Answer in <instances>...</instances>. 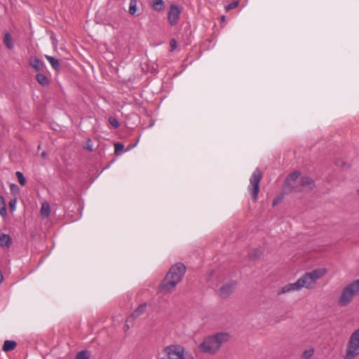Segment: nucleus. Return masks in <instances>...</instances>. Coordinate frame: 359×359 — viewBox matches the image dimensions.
<instances>
[{
	"label": "nucleus",
	"instance_id": "14",
	"mask_svg": "<svg viewBox=\"0 0 359 359\" xmlns=\"http://www.w3.org/2000/svg\"><path fill=\"white\" fill-rule=\"evenodd\" d=\"M29 65L32 68H34L37 72L43 70L44 67L43 63L36 57H32L30 58Z\"/></svg>",
	"mask_w": 359,
	"mask_h": 359
},
{
	"label": "nucleus",
	"instance_id": "28",
	"mask_svg": "<svg viewBox=\"0 0 359 359\" xmlns=\"http://www.w3.org/2000/svg\"><path fill=\"white\" fill-rule=\"evenodd\" d=\"M16 204H17V200L16 198H13L9 201V208L11 212H13L16 210Z\"/></svg>",
	"mask_w": 359,
	"mask_h": 359
},
{
	"label": "nucleus",
	"instance_id": "11",
	"mask_svg": "<svg viewBox=\"0 0 359 359\" xmlns=\"http://www.w3.org/2000/svg\"><path fill=\"white\" fill-rule=\"evenodd\" d=\"M300 290L297 280L293 283H287L281 287L277 292L278 295Z\"/></svg>",
	"mask_w": 359,
	"mask_h": 359
},
{
	"label": "nucleus",
	"instance_id": "20",
	"mask_svg": "<svg viewBox=\"0 0 359 359\" xmlns=\"http://www.w3.org/2000/svg\"><path fill=\"white\" fill-rule=\"evenodd\" d=\"M36 79L37 81L41 85V86H47L49 83V80L46 77V75L41 73H38L36 76Z\"/></svg>",
	"mask_w": 359,
	"mask_h": 359
},
{
	"label": "nucleus",
	"instance_id": "29",
	"mask_svg": "<svg viewBox=\"0 0 359 359\" xmlns=\"http://www.w3.org/2000/svg\"><path fill=\"white\" fill-rule=\"evenodd\" d=\"M109 122L114 128H118L119 126L118 121H117V119L116 118H114L113 116H110L109 118Z\"/></svg>",
	"mask_w": 359,
	"mask_h": 359
},
{
	"label": "nucleus",
	"instance_id": "8",
	"mask_svg": "<svg viewBox=\"0 0 359 359\" xmlns=\"http://www.w3.org/2000/svg\"><path fill=\"white\" fill-rule=\"evenodd\" d=\"M300 177V173L298 171H294L289 175L285 182L284 191L285 193H290L292 190L299 191Z\"/></svg>",
	"mask_w": 359,
	"mask_h": 359
},
{
	"label": "nucleus",
	"instance_id": "5",
	"mask_svg": "<svg viewBox=\"0 0 359 359\" xmlns=\"http://www.w3.org/2000/svg\"><path fill=\"white\" fill-rule=\"evenodd\" d=\"M163 353L168 359H194L191 353L185 352L182 346L172 344L164 347Z\"/></svg>",
	"mask_w": 359,
	"mask_h": 359
},
{
	"label": "nucleus",
	"instance_id": "25",
	"mask_svg": "<svg viewBox=\"0 0 359 359\" xmlns=\"http://www.w3.org/2000/svg\"><path fill=\"white\" fill-rule=\"evenodd\" d=\"M314 354V350L313 348H310L309 350H306L302 353V358L304 359H310Z\"/></svg>",
	"mask_w": 359,
	"mask_h": 359
},
{
	"label": "nucleus",
	"instance_id": "1",
	"mask_svg": "<svg viewBox=\"0 0 359 359\" xmlns=\"http://www.w3.org/2000/svg\"><path fill=\"white\" fill-rule=\"evenodd\" d=\"M186 267L182 263L172 265L167 273L165 278L158 287V292L166 294L173 292L177 285L182 280Z\"/></svg>",
	"mask_w": 359,
	"mask_h": 359
},
{
	"label": "nucleus",
	"instance_id": "31",
	"mask_svg": "<svg viewBox=\"0 0 359 359\" xmlns=\"http://www.w3.org/2000/svg\"><path fill=\"white\" fill-rule=\"evenodd\" d=\"M170 51H173L177 46V41L174 39H171L170 41Z\"/></svg>",
	"mask_w": 359,
	"mask_h": 359
},
{
	"label": "nucleus",
	"instance_id": "16",
	"mask_svg": "<svg viewBox=\"0 0 359 359\" xmlns=\"http://www.w3.org/2000/svg\"><path fill=\"white\" fill-rule=\"evenodd\" d=\"M11 238L9 235L1 233L0 235V246L2 248H9L11 245Z\"/></svg>",
	"mask_w": 359,
	"mask_h": 359
},
{
	"label": "nucleus",
	"instance_id": "21",
	"mask_svg": "<svg viewBox=\"0 0 359 359\" xmlns=\"http://www.w3.org/2000/svg\"><path fill=\"white\" fill-rule=\"evenodd\" d=\"M4 42L8 49L11 50L13 48L12 37L8 32L4 34Z\"/></svg>",
	"mask_w": 359,
	"mask_h": 359
},
{
	"label": "nucleus",
	"instance_id": "17",
	"mask_svg": "<svg viewBox=\"0 0 359 359\" xmlns=\"http://www.w3.org/2000/svg\"><path fill=\"white\" fill-rule=\"evenodd\" d=\"M41 215L43 217H48L50 213V207L48 203L45 202L42 203L41 208L40 210Z\"/></svg>",
	"mask_w": 359,
	"mask_h": 359
},
{
	"label": "nucleus",
	"instance_id": "10",
	"mask_svg": "<svg viewBox=\"0 0 359 359\" xmlns=\"http://www.w3.org/2000/svg\"><path fill=\"white\" fill-rule=\"evenodd\" d=\"M180 11L176 5H171L169 8L168 20L170 25H175L179 20Z\"/></svg>",
	"mask_w": 359,
	"mask_h": 359
},
{
	"label": "nucleus",
	"instance_id": "34",
	"mask_svg": "<svg viewBox=\"0 0 359 359\" xmlns=\"http://www.w3.org/2000/svg\"><path fill=\"white\" fill-rule=\"evenodd\" d=\"M3 280V276L1 274V272L0 271V283L2 282Z\"/></svg>",
	"mask_w": 359,
	"mask_h": 359
},
{
	"label": "nucleus",
	"instance_id": "6",
	"mask_svg": "<svg viewBox=\"0 0 359 359\" xmlns=\"http://www.w3.org/2000/svg\"><path fill=\"white\" fill-rule=\"evenodd\" d=\"M359 355V328L351 335L346 349L345 359H354Z\"/></svg>",
	"mask_w": 359,
	"mask_h": 359
},
{
	"label": "nucleus",
	"instance_id": "3",
	"mask_svg": "<svg viewBox=\"0 0 359 359\" xmlns=\"http://www.w3.org/2000/svg\"><path fill=\"white\" fill-rule=\"evenodd\" d=\"M326 273L327 270L324 268L316 269L310 272L305 273L297 280L299 289L314 288L317 280L323 277Z\"/></svg>",
	"mask_w": 359,
	"mask_h": 359
},
{
	"label": "nucleus",
	"instance_id": "15",
	"mask_svg": "<svg viewBox=\"0 0 359 359\" xmlns=\"http://www.w3.org/2000/svg\"><path fill=\"white\" fill-rule=\"evenodd\" d=\"M151 6L155 11L161 12L165 8V2L163 0H151Z\"/></svg>",
	"mask_w": 359,
	"mask_h": 359
},
{
	"label": "nucleus",
	"instance_id": "36",
	"mask_svg": "<svg viewBox=\"0 0 359 359\" xmlns=\"http://www.w3.org/2000/svg\"><path fill=\"white\" fill-rule=\"evenodd\" d=\"M277 203V201H273V205H275Z\"/></svg>",
	"mask_w": 359,
	"mask_h": 359
},
{
	"label": "nucleus",
	"instance_id": "7",
	"mask_svg": "<svg viewBox=\"0 0 359 359\" xmlns=\"http://www.w3.org/2000/svg\"><path fill=\"white\" fill-rule=\"evenodd\" d=\"M262 178V173L259 169H256L250 179L248 189L252 195L254 201H257L259 191V182Z\"/></svg>",
	"mask_w": 359,
	"mask_h": 359
},
{
	"label": "nucleus",
	"instance_id": "27",
	"mask_svg": "<svg viewBox=\"0 0 359 359\" xmlns=\"http://www.w3.org/2000/svg\"><path fill=\"white\" fill-rule=\"evenodd\" d=\"M89 358V353L88 351H80L76 354L75 359H88Z\"/></svg>",
	"mask_w": 359,
	"mask_h": 359
},
{
	"label": "nucleus",
	"instance_id": "32",
	"mask_svg": "<svg viewBox=\"0 0 359 359\" xmlns=\"http://www.w3.org/2000/svg\"><path fill=\"white\" fill-rule=\"evenodd\" d=\"M86 149H88V151L93 150V144L90 140H88Z\"/></svg>",
	"mask_w": 359,
	"mask_h": 359
},
{
	"label": "nucleus",
	"instance_id": "22",
	"mask_svg": "<svg viewBox=\"0 0 359 359\" xmlns=\"http://www.w3.org/2000/svg\"><path fill=\"white\" fill-rule=\"evenodd\" d=\"M0 215L2 217L6 216V207L4 198L0 196Z\"/></svg>",
	"mask_w": 359,
	"mask_h": 359
},
{
	"label": "nucleus",
	"instance_id": "4",
	"mask_svg": "<svg viewBox=\"0 0 359 359\" xmlns=\"http://www.w3.org/2000/svg\"><path fill=\"white\" fill-rule=\"evenodd\" d=\"M358 294L359 279H357L347 284L342 288L339 297V304L341 306H347Z\"/></svg>",
	"mask_w": 359,
	"mask_h": 359
},
{
	"label": "nucleus",
	"instance_id": "26",
	"mask_svg": "<svg viewBox=\"0 0 359 359\" xmlns=\"http://www.w3.org/2000/svg\"><path fill=\"white\" fill-rule=\"evenodd\" d=\"M15 175L18 178V182L21 185L24 186L26 183V179L24 177L23 174L21 172L18 171V172H16Z\"/></svg>",
	"mask_w": 359,
	"mask_h": 359
},
{
	"label": "nucleus",
	"instance_id": "35",
	"mask_svg": "<svg viewBox=\"0 0 359 359\" xmlns=\"http://www.w3.org/2000/svg\"><path fill=\"white\" fill-rule=\"evenodd\" d=\"M42 157L43 158H45L46 157V153L45 152H43L42 154H41Z\"/></svg>",
	"mask_w": 359,
	"mask_h": 359
},
{
	"label": "nucleus",
	"instance_id": "23",
	"mask_svg": "<svg viewBox=\"0 0 359 359\" xmlns=\"http://www.w3.org/2000/svg\"><path fill=\"white\" fill-rule=\"evenodd\" d=\"M128 12L132 15H134L136 13V12H137V1L136 0H130Z\"/></svg>",
	"mask_w": 359,
	"mask_h": 359
},
{
	"label": "nucleus",
	"instance_id": "13",
	"mask_svg": "<svg viewBox=\"0 0 359 359\" xmlns=\"http://www.w3.org/2000/svg\"><path fill=\"white\" fill-rule=\"evenodd\" d=\"M147 304L144 303L140 304L134 311L133 313L128 318L127 321L130 319L134 320L142 316L146 311Z\"/></svg>",
	"mask_w": 359,
	"mask_h": 359
},
{
	"label": "nucleus",
	"instance_id": "33",
	"mask_svg": "<svg viewBox=\"0 0 359 359\" xmlns=\"http://www.w3.org/2000/svg\"><path fill=\"white\" fill-rule=\"evenodd\" d=\"M130 320H133L130 319L128 321L126 320V324L124 325V327H123V330H124L125 332H127L130 329V326L128 325V323Z\"/></svg>",
	"mask_w": 359,
	"mask_h": 359
},
{
	"label": "nucleus",
	"instance_id": "2",
	"mask_svg": "<svg viewBox=\"0 0 359 359\" xmlns=\"http://www.w3.org/2000/svg\"><path fill=\"white\" fill-rule=\"evenodd\" d=\"M230 338L231 336L228 332H218L214 335L205 337L200 344L199 348L205 353H215L220 346L224 343L227 342Z\"/></svg>",
	"mask_w": 359,
	"mask_h": 359
},
{
	"label": "nucleus",
	"instance_id": "24",
	"mask_svg": "<svg viewBox=\"0 0 359 359\" xmlns=\"http://www.w3.org/2000/svg\"><path fill=\"white\" fill-rule=\"evenodd\" d=\"M124 149V145L120 142H116L114 144V154L116 156H119L122 154Z\"/></svg>",
	"mask_w": 359,
	"mask_h": 359
},
{
	"label": "nucleus",
	"instance_id": "30",
	"mask_svg": "<svg viewBox=\"0 0 359 359\" xmlns=\"http://www.w3.org/2000/svg\"><path fill=\"white\" fill-rule=\"evenodd\" d=\"M238 6V1H233L231 4H229V5H227L226 6V10L229 11V10L233 9V8H236Z\"/></svg>",
	"mask_w": 359,
	"mask_h": 359
},
{
	"label": "nucleus",
	"instance_id": "9",
	"mask_svg": "<svg viewBox=\"0 0 359 359\" xmlns=\"http://www.w3.org/2000/svg\"><path fill=\"white\" fill-rule=\"evenodd\" d=\"M299 182V191H309L312 190L315 187L314 181L307 176H302Z\"/></svg>",
	"mask_w": 359,
	"mask_h": 359
},
{
	"label": "nucleus",
	"instance_id": "12",
	"mask_svg": "<svg viewBox=\"0 0 359 359\" xmlns=\"http://www.w3.org/2000/svg\"><path fill=\"white\" fill-rule=\"evenodd\" d=\"M235 288V284L233 283L224 284L219 290V296L222 298L229 297Z\"/></svg>",
	"mask_w": 359,
	"mask_h": 359
},
{
	"label": "nucleus",
	"instance_id": "19",
	"mask_svg": "<svg viewBox=\"0 0 359 359\" xmlns=\"http://www.w3.org/2000/svg\"><path fill=\"white\" fill-rule=\"evenodd\" d=\"M45 57L49 62V63L50 64V65L52 66V67L55 70H58L59 69V68H60V63H59V61L57 59L54 58L52 56L47 55H45Z\"/></svg>",
	"mask_w": 359,
	"mask_h": 359
},
{
	"label": "nucleus",
	"instance_id": "18",
	"mask_svg": "<svg viewBox=\"0 0 359 359\" xmlns=\"http://www.w3.org/2000/svg\"><path fill=\"white\" fill-rule=\"evenodd\" d=\"M17 346L14 341L6 340L3 345V351L5 352L13 351Z\"/></svg>",
	"mask_w": 359,
	"mask_h": 359
}]
</instances>
